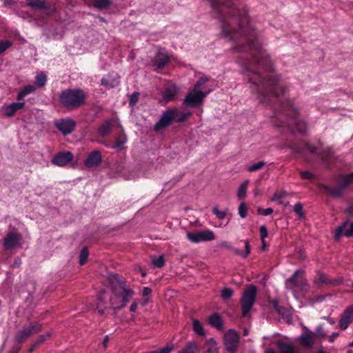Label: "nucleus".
<instances>
[{"mask_svg": "<svg viewBox=\"0 0 353 353\" xmlns=\"http://www.w3.org/2000/svg\"><path fill=\"white\" fill-rule=\"evenodd\" d=\"M299 285H296L295 287L299 288L301 290H303L307 285L306 280L305 279L299 278Z\"/></svg>", "mask_w": 353, "mask_h": 353, "instance_id": "61", "label": "nucleus"}, {"mask_svg": "<svg viewBox=\"0 0 353 353\" xmlns=\"http://www.w3.org/2000/svg\"><path fill=\"white\" fill-rule=\"evenodd\" d=\"M353 321V305L348 306L342 313L339 322V327L346 330Z\"/></svg>", "mask_w": 353, "mask_h": 353, "instance_id": "16", "label": "nucleus"}, {"mask_svg": "<svg viewBox=\"0 0 353 353\" xmlns=\"http://www.w3.org/2000/svg\"><path fill=\"white\" fill-rule=\"evenodd\" d=\"M108 279L112 293L114 296H119V290L126 288V282L122 280L118 274L112 272L108 274Z\"/></svg>", "mask_w": 353, "mask_h": 353, "instance_id": "10", "label": "nucleus"}, {"mask_svg": "<svg viewBox=\"0 0 353 353\" xmlns=\"http://www.w3.org/2000/svg\"><path fill=\"white\" fill-rule=\"evenodd\" d=\"M191 115L190 112H179L178 113V116L174 119L177 123H182L186 121L188 116Z\"/></svg>", "mask_w": 353, "mask_h": 353, "instance_id": "48", "label": "nucleus"}, {"mask_svg": "<svg viewBox=\"0 0 353 353\" xmlns=\"http://www.w3.org/2000/svg\"><path fill=\"white\" fill-rule=\"evenodd\" d=\"M174 348L172 344H169L164 347L163 348L157 350L155 353H170Z\"/></svg>", "mask_w": 353, "mask_h": 353, "instance_id": "57", "label": "nucleus"}, {"mask_svg": "<svg viewBox=\"0 0 353 353\" xmlns=\"http://www.w3.org/2000/svg\"><path fill=\"white\" fill-rule=\"evenodd\" d=\"M178 113L179 110L176 108H169L163 111L159 120L155 123L154 130L158 132L165 129L177 117Z\"/></svg>", "mask_w": 353, "mask_h": 353, "instance_id": "4", "label": "nucleus"}, {"mask_svg": "<svg viewBox=\"0 0 353 353\" xmlns=\"http://www.w3.org/2000/svg\"><path fill=\"white\" fill-rule=\"evenodd\" d=\"M21 234L17 232H10L4 238L3 247L6 250L14 249L19 243Z\"/></svg>", "mask_w": 353, "mask_h": 353, "instance_id": "21", "label": "nucleus"}, {"mask_svg": "<svg viewBox=\"0 0 353 353\" xmlns=\"http://www.w3.org/2000/svg\"><path fill=\"white\" fill-rule=\"evenodd\" d=\"M108 279L112 293L114 296H119V290L126 288V282L122 280L118 274L112 272L108 274Z\"/></svg>", "mask_w": 353, "mask_h": 353, "instance_id": "11", "label": "nucleus"}, {"mask_svg": "<svg viewBox=\"0 0 353 353\" xmlns=\"http://www.w3.org/2000/svg\"><path fill=\"white\" fill-rule=\"evenodd\" d=\"M343 179L345 181L348 186L353 183V174L351 173L345 175Z\"/></svg>", "mask_w": 353, "mask_h": 353, "instance_id": "60", "label": "nucleus"}, {"mask_svg": "<svg viewBox=\"0 0 353 353\" xmlns=\"http://www.w3.org/2000/svg\"><path fill=\"white\" fill-rule=\"evenodd\" d=\"M47 82V76L43 72H41L35 77V83L38 88L43 87Z\"/></svg>", "mask_w": 353, "mask_h": 353, "instance_id": "36", "label": "nucleus"}, {"mask_svg": "<svg viewBox=\"0 0 353 353\" xmlns=\"http://www.w3.org/2000/svg\"><path fill=\"white\" fill-rule=\"evenodd\" d=\"M89 256V251L87 247H83L79 254V264L83 265L85 264L86 261L88 260Z\"/></svg>", "mask_w": 353, "mask_h": 353, "instance_id": "41", "label": "nucleus"}, {"mask_svg": "<svg viewBox=\"0 0 353 353\" xmlns=\"http://www.w3.org/2000/svg\"><path fill=\"white\" fill-rule=\"evenodd\" d=\"M121 290V303L120 305H117L116 298L117 296H114V297H110V304L112 305V308L113 309L115 313L121 310V309L124 308L134 294V291L132 289L127 287L122 289Z\"/></svg>", "mask_w": 353, "mask_h": 353, "instance_id": "8", "label": "nucleus"}, {"mask_svg": "<svg viewBox=\"0 0 353 353\" xmlns=\"http://www.w3.org/2000/svg\"><path fill=\"white\" fill-rule=\"evenodd\" d=\"M343 234L347 237L353 236V222H350L349 219L345 221L337 228L334 234V240L339 241Z\"/></svg>", "mask_w": 353, "mask_h": 353, "instance_id": "14", "label": "nucleus"}, {"mask_svg": "<svg viewBox=\"0 0 353 353\" xmlns=\"http://www.w3.org/2000/svg\"><path fill=\"white\" fill-rule=\"evenodd\" d=\"M272 308L282 316H284L288 312L285 307L279 305V303L277 299H274L272 301Z\"/></svg>", "mask_w": 353, "mask_h": 353, "instance_id": "35", "label": "nucleus"}, {"mask_svg": "<svg viewBox=\"0 0 353 353\" xmlns=\"http://www.w3.org/2000/svg\"><path fill=\"white\" fill-rule=\"evenodd\" d=\"M300 174L303 179H313L315 178V175L308 171L301 172Z\"/></svg>", "mask_w": 353, "mask_h": 353, "instance_id": "55", "label": "nucleus"}, {"mask_svg": "<svg viewBox=\"0 0 353 353\" xmlns=\"http://www.w3.org/2000/svg\"><path fill=\"white\" fill-rule=\"evenodd\" d=\"M140 93L139 92H133L129 99V106L132 107L138 102Z\"/></svg>", "mask_w": 353, "mask_h": 353, "instance_id": "46", "label": "nucleus"}, {"mask_svg": "<svg viewBox=\"0 0 353 353\" xmlns=\"http://www.w3.org/2000/svg\"><path fill=\"white\" fill-rule=\"evenodd\" d=\"M313 338L312 332L307 330V332H303L299 336V340L304 347L310 349L314 345Z\"/></svg>", "mask_w": 353, "mask_h": 353, "instance_id": "27", "label": "nucleus"}, {"mask_svg": "<svg viewBox=\"0 0 353 353\" xmlns=\"http://www.w3.org/2000/svg\"><path fill=\"white\" fill-rule=\"evenodd\" d=\"M26 103L23 101L12 102L3 106V113L6 117H12L15 112L23 108Z\"/></svg>", "mask_w": 353, "mask_h": 353, "instance_id": "24", "label": "nucleus"}, {"mask_svg": "<svg viewBox=\"0 0 353 353\" xmlns=\"http://www.w3.org/2000/svg\"><path fill=\"white\" fill-rule=\"evenodd\" d=\"M292 150V152L294 154H303L305 153V150H307L310 153L312 154L316 155L318 157L320 156V153L318 152L317 148L315 146L310 145L307 143H304V148L299 147V146H292L290 147Z\"/></svg>", "mask_w": 353, "mask_h": 353, "instance_id": "25", "label": "nucleus"}, {"mask_svg": "<svg viewBox=\"0 0 353 353\" xmlns=\"http://www.w3.org/2000/svg\"><path fill=\"white\" fill-rule=\"evenodd\" d=\"M331 157H332V149L331 148H327L323 154H321L319 157L321 161L325 164L327 166H330L331 162Z\"/></svg>", "mask_w": 353, "mask_h": 353, "instance_id": "34", "label": "nucleus"}, {"mask_svg": "<svg viewBox=\"0 0 353 353\" xmlns=\"http://www.w3.org/2000/svg\"><path fill=\"white\" fill-rule=\"evenodd\" d=\"M212 212L219 220H222L226 216L227 210H219L217 207H214L212 208Z\"/></svg>", "mask_w": 353, "mask_h": 353, "instance_id": "45", "label": "nucleus"}, {"mask_svg": "<svg viewBox=\"0 0 353 353\" xmlns=\"http://www.w3.org/2000/svg\"><path fill=\"white\" fill-rule=\"evenodd\" d=\"M203 353H219L217 343L214 338H210L204 343Z\"/></svg>", "mask_w": 353, "mask_h": 353, "instance_id": "28", "label": "nucleus"}, {"mask_svg": "<svg viewBox=\"0 0 353 353\" xmlns=\"http://www.w3.org/2000/svg\"><path fill=\"white\" fill-rule=\"evenodd\" d=\"M257 291V287L252 284L248 285L243 291L241 299L243 316H245L252 310L256 301Z\"/></svg>", "mask_w": 353, "mask_h": 353, "instance_id": "3", "label": "nucleus"}, {"mask_svg": "<svg viewBox=\"0 0 353 353\" xmlns=\"http://www.w3.org/2000/svg\"><path fill=\"white\" fill-rule=\"evenodd\" d=\"M72 159L73 154L71 152H59L53 157L52 163L57 166L63 167L71 162Z\"/></svg>", "mask_w": 353, "mask_h": 353, "instance_id": "15", "label": "nucleus"}, {"mask_svg": "<svg viewBox=\"0 0 353 353\" xmlns=\"http://www.w3.org/2000/svg\"><path fill=\"white\" fill-rule=\"evenodd\" d=\"M86 95L81 88H68L62 90L59 95V102L62 107L72 110L85 103Z\"/></svg>", "mask_w": 353, "mask_h": 353, "instance_id": "2", "label": "nucleus"}, {"mask_svg": "<svg viewBox=\"0 0 353 353\" xmlns=\"http://www.w3.org/2000/svg\"><path fill=\"white\" fill-rule=\"evenodd\" d=\"M343 280L344 279L343 277H339L335 279H330V283L329 285H332L333 286H339L343 283Z\"/></svg>", "mask_w": 353, "mask_h": 353, "instance_id": "58", "label": "nucleus"}, {"mask_svg": "<svg viewBox=\"0 0 353 353\" xmlns=\"http://www.w3.org/2000/svg\"><path fill=\"white\" fill-rule=\"evenodd\" d=\"M208 81V78L205 77H200L199 79V80L196 82V83L194 84L193 89L199 90L200 87L202 85L205 84Z\"/></svg>", "mask_w": 353, "mask_h": 353, "instance_id": "51", "label": "nucleus"}, {"mask_svg": "<svg viewBox=\"0 0 353 353\" xmlns=\"http://www.w3.org/2000/svg\"><path fill=\"white\" fill-rule=\"evenodd\" d=\"M42 325L39 323L30 324L23 330L17 332L14 338V343L19 344L25 342L32 334L38 333L41 330Z\"/></svg>", "mask_w": 353, "mask_h": 353, "instance_id": "6", "label": "nucleus"}, {"mask_svg": "<svg viewBox=\"0 0 353 353\" xmlns=\"http://www.w3.org/2000/svg\"><path fill=\"white\" fill-rule=\"evenodd\" d=\"M112 4V0H94L92 6L99 10H103L108 9Z\"/></svg>", "mask_w": 353, "mask_h": 353, "instance_id": "30", "label": "nucleus"}, {"mask_svg": "<svg viewBox=\"0 0 353 353\" xmlns=\"http://www.w3.org/2000/svg\"><path fill=\"white\" fill-rule=\"evenodd\" d=\"M294 212L298 215L300 219H303L305 216L303 210V205L301 203H296L294 205Z\"/></svg>", "mask_w": 353, "mask_h": 353, "instance_id": "44", "label": "nucleus"}, {"mask_svg": "<svg viewBox=\"0 0 353 353\" xmlns=\"http://www.w3.org/2000/svg\"><path fill=\"white\" fill-rule=\"evenodd\" d=\"M179 92V88L176 85L172 84L168 86L162 92V98L159 100V103L165 105L170 101L176 100Z\"/></svg>", "mask_w": 353, "mask_h": 353, "instance_id": "13", "label": "nucleus"}, {"mask_svg": "<svg viewBox=\"0 0 353 353\" xmlns=\"http://www.w3.org/2000/svg\"><path fill=\"white\" fill-rule=\"evenodd\" d=\"M21 346L19 344H14L13 345V347L12 350L8 353H19V352L21 350Z\"/></svg>", "mask_w": 353, "mask_h": 353, "instance_id": "64", "label": "nucleus"}, {"mask_svg": "<svg viewBox=\"0 0 353 353\" xmlns=\"http://www.w3.org/2000/svg\"><path fill=\"white\" fill-rule=\"evenodd\" d=\"M203 96L201 92L193 89L186 94L183 100V104L189 108H198L203 103Z\"/></svg>", "mask_w": 353, "mask_h": 353, "instance_id": "9", "label": "nucleus"}, {"mask_svg": "<svg viewBox=\"0 0 353 353\" xmlns=\"http://www.w3.org/2000/svg\"><path fill=\"white\" fill-rule=\"evenodd\" d=\"M316 336H319L320 337H325L326 336V334L323 328L322 325H319L317 326L316 329Z\"/></svg>", "mask_w": 353, "mask_h": 353, "instance_id": "59", "label": "nucleus"}, {"mask_svg": "<svg viewBox=\"0 0 353 353\" xmlns=\"http://www.w3.org/2000/svg\"><path fill=\"white\" fill-rule=\"evenodd\" d=\"M208 323L218 331L223 330V321L221 316L218 312H214L208 318Z\"/></svg>", "mask_w": 353, "mask_h": 353, "instance_id": "26", "label": "nucleus"}, {"mask_svg": "<svg viewBox=\"0 0 353 353\" xmlns=\"http://www.w3.org/2000/svg\"><path fill=\"white\" fill-rule=\"evenodd\" d=\"M259 232L261 240V241H263V240L268 236V230L267 227L265 225L261 226L259 228Z\"/></svg>", "mask_w": 353, "mask_h": 353, "instance_id": "52", "label": "nucleus"}, {"mask_svg": "<svg viewBox=\"0 0 353 353\" xmlns=\"http://www.w3.org/2000/svg\"><path fill=\"white\" fill-rule=\"evenodd\" d=\"M238 213L239 216L241 219H245L248 216V207L245 202H242L240 203L238 208Z\"/></svg>", "mask_w": 353, "mask_h": 353, "instance_id": "42", "label": "nucleus"}, {"mask_svg": "<svg viewBox=\"0 0 353 353\" xmlns=\"http://www.w3.org/2000/svg\"><path fill=\"white\" fill-rule=\"evenodd\" d=\"M330 279L323 273H319V277L315 280V283L317 285L327 284L329 285Z\"/></svg>", "mask_w": 353, "mask_h": 353, "instance_id": "43", "label": "nucleus"}, {"mask_svg": "<svg viewBox=\"0 0 353 353\" xmlns=\"http://www.w3.org/2000/svg\"><path fill=\"white\" fill-rule=\"evenodd\" d=\"M223 345L228 353H235L239 345V335L234 329L228 330L223 336Z\"/></svg>", "mask_w": 353, "mask_h": 353, "instance_id": "5", "label": "nucleus"}, {"mask_svg": "<svg viewBox=\"0 0 353 353\" xmlns=\"http://www.w3.org/2000/svg\"><path fill=\"white\" fill-rule=\"evenodd\" d=\"M234 294V290L228 287H224L221 291V296L223 301L230 299Z\"/></svg>", "mask_w": 353, "mask_h": 353, "instance_id": "39", "label": "nucleus"}, {"mask_svg": "<svg viewBox=\"0 0 353 353\" xmlns=\"http://www.w3.org/2000/svg\"><path fill=\"white\" fill-rule=\"evenodd\" d=\"M170 61L168 52L163 50H159L155 53L154 58L151 60L152 65L157 68H163Z\"/></svg>", "mask_w": 353, "mask_h": 353, "instance_id": "18", "label": "nucleus"}, {"mask_svg": "<svg viewBox=\"0 0 353 353\" xmlns=\"http://www.w3.org/2000/svg\"><path fill=\"white\" fill-rule=\"evenodd\" d=\"M102 161L101 152L98 150L92 151L84 161L85 165L88 168L98 167Z\"/></svg>", "mask_w": 353, "mask_h": 353, "instance_id": "19", "label": "nucleus"}, {"mask_svg": "<svg viewBox=\"0 0 353 353\" xmlns=\"http://www.w3.org/2000/svg\"><path fill=\"white\" fill-rule=\"evenodd\" d=\"M192 330L199 336L204 337L205 336L203 325L201 321L197 319H194L192 322Z\"/></svg>", "mask_w": 353, "mask_h": 353, "instance_id": "33", "label": "nucleus"}, {"mask_svg": "<svg viewBox=\"0 0 353 353\" xmlns=\"http://www.w3.org/2000/svg\"><path fill=\"white\" fill-rule=\"evenodd\" d=\"M266 164V162L261 161H259L251 166L249 167L248 170L250 172H254L256 171L261 168H262Z\"/></svg>", "mask_w": 353, "mask_h": 353, "instance_id": "50", "label": "nucleus"}, {"mask_svg": "<svg viewBox=\"0 0 353 353\" xmlns=\"http://www.w3.org/2000/svg\"><path fill=\"white\" fill-rule=\"evenodd\" d=\"M286 195V192H283L281 195H280L279 197H276V195L274 196V197L272 199V201H276L279 203H283V198Z\"/></svg>", "mask_w": 353, "mask_h": 353, "instance_id": "63", "label": "nucleus"}, {"mask_svg": "<svg viewBox=\"0 0 353 353\" xmlns=\"http://www.w3.org/2000/svg\"><path fill=\"white\" fill-rule=\"evenodd\" d=\"M186 236L190 241L194 243L210 241L215 239L214 232L208 229L196 232H187Z\"/></svg>", "mask_w": 353, "mask_h": 353, "instance_id": "7", "label": "nucleus"}, {"mask_svg": "<svg viewBox=\"0 0 353 353\" xmlns=\"http://www.w3.org/2000/svg\"><path fill=\"white\" fill-rule=\"evenodd\" d=\"M276 344L281 353H299V352L294 351L292 345L283 340H279Z\"/></svg>", "mask_w": 353, "mask_h": 353, "instance_id": "29", "label": "nucleus"}, {"mask_svg": "<svg viewBox=\"0 0 353 353\" xmlns=\"http://www.w3.org/2000/svg\"><path fill=\"white\" fill-rule=\"evenodd\" d=\"M257 212L259 214H262L263 216H268L273 212V209L271 208L263 209L262 208L259 207L257 209Z\"/></svg>", "mask_w": 353, "mask_h": 353, "instance_id": "54", "label": "nucleus"}, {"mask_svg": "<svg viewBox=\"0 0 353 353\" xmlns=\"http://www.w3.org/2000/svg\"><path fill=\"white\" fill-rule=\"evenodd\" d=\"M21 90L26 96L27 94L33 92L36 90V88L32 85H26L23 86Z\"/></svg>", "mask_w": 353, "mask_h": 353, "instance_id": "53", "label": "nucleus"}, {"mask_svg": "<svg viewBox=\"0 0 353 353\" xmlns=\"http://www.w3.org/2000/svg\"><path fill=\"white\" fill-rule=\"evenodd\" d=\"M51 336L50 332H47L45 334L40 335L37 339V344L43 343L47 339H48Z\"/></svg>", "mask_w": 353, "mask_h": 353, "instance_id": "56", "label": "nucleus"}, {"mask_svg": "<svg viewBox=\"0 0 353 353\" xmlns=\"http://www.w3.org/2000/svg\"><path fill=\"white\" fill-rule=\"evenodd\" d=\"M248 181H243L239 187L237 196L239 199H244L247 194Z\"/></svg>", "mask_w": 353, "mask_h": 353, "instance_id": "37", "label": "nucleus"}, {"mask_svg": "<svg viewBox=\"0 0 353 353\" xmlns=\"http://www.w3.org/2000/svg\"><path fill=\"white\" fill-rule=\"evenodd\" d=\"M127 141L128 139L126 134L123 133L117 137L115 141V144L112 146V148L117 150H123L124 149V145Z\"/></svg>", "mask_w": 353, "mask_h": 353, "instance_id": "32", "label": "nucleus"}, {"mask_svg": "<svg viewBox=\"0 0 353 353\" xmlns=\"http://www.w3.org/2000/svg\"><path fill=\"white\" fill-rule=\"evenodd\" d=\"M76 127V123L72 119H63L57 124V129L61 132L63 135L71 134Z\"/></svg>", "mask_w": 353, "mask_h": 353, "instance_id": "20", "label": "nucleus"}, {"mask_svg": "<svg viewBox=\"0 0 353 353\" xmlns=\"http://www.w3.org/2000/svg\"><path fill=\"white\" fill-rule=\"evenodd\" d=\"M152 264L154 268H161L165 265V259L163 255H159L152 259Z\"/></svg>", "mask_w": 353, "mask_h": 353, "instance_id": "40", "label": "nucleus"}, {"mask_svg": "<svg viewBox=\"0 0 353 353\" xmlns=\"http://www.w3.org/2000/svg\"><path fill=\"white\" fill-rule=\"evenodd\" d=\"M299 279H296L294 276H291L288 279H286L285 285L286 288H290L289 285L296 286V285H299Z\"/></svg>", "mask_w": 353, "mask_h": 353, "instance_id": "49", "label": "nucleus"}, {"mask_svg": "<svg viewBox=\"0 0 353 353\" xmlns=\"http://www.w3.org/2000/svg\"><path fill=\"white\" fill-rule=\"evenodd\" d=\"M12 45V43L9 40H0V54L5 52Z\"/></svg>", "mask_w": 353, "mask_h": 353, "instance_id": "47", "label": "nucleus"}, {"mask_svg": "<svg viewBox=\"0 0 353 353\" xmlns=\"http://www.w3.org/2000/svg\"><path fill=\"white\" fill-rule=\"evenodd\" d=\"M112 121H106L99 128V132L102 137L105 136L112 128Z\"/></svg>", "mask_w": 353, "mask_h": 353, "instance_id": "38", "label": "nucleus"}, {"mask_svg": "<svg viewBox=\"0 0 353 353\" xmlns=\"http://www.w3.org/2000/svg\"><path fill=\"white\" fill-rule=\"evenodd\" d=\"M319 186L334 197H341L343 195L344 190L349 187L343 179L339 183V186L334 188H332L324 183L320 184Z\"/></svg>", "mask_w": 353, "mask_h": 353, "instance_id": "17", "label": "nucleus"}, {"mask_svg": "<svg viewBox=\"0 0 353 353\" xmlns=\"http://www.w3.org/2000/svg\"><path fill=\"white\" fill-rule=\"evenodd\" d=\"M199 350V346L196 341H188L184 347H183L178 353H196Z\"/></svg>", "mask_w": 353, "mask_h": 353, "instance_id": "31", "label": "nucleus"}, {"mask_svg": "<svg viewBox=\"0 0 353 353\" xmlns=\"http://www.w3.org/2000/svg\"><path fill=\"white\" fill-rule=\"evenodd\" d=\"M26 6L31 8L33 11L51 10V6L45 0H27Z\"/></svg>", "mask_w": 353, "mask_h": 353, "instance_id": "22", "label": "nucleus"}, {"mask_svg": "<svg viewBox=\"0 0 353 353\" xmlns=\"http://www.w3.org/2000/svg\"><path fill=\"white\" fill-rule=\"evenodd\" d=\"M214 17L219 20L221 35L236 43L233 50L244 53L237 58L243 65L242 74L247 79L252 92L261 103L269 105L274 117L284 119L281 126L294 124L297 131L304 134L307 128L305 121L297 118L299 110L285 97V87L275 74L270 55L257 38V32L249 21L248 12L239 0H207Z\"/></svg>", "mask_w": 353, "mask_h": 353, "instance_id": "1", "label": "nucleus"}, {"mask_svg": "<svg viewBox=\"0 0 353 353\" xmlns=\"http://www.w3.org/2000/svg\"><path fill=\"white\" fill-rule=\"evenodd\" d=\"M119 83V77L116 74H108L101 81V84L108 89L114 88Z\"/></svg>", "mask_w": 353, "mask_h": 353, "instance_id": "23", "label": "nucleus"}, {"mask_svg": "<svg viewBox=\"0 0 353 353\" xmlns=\"http://www.w3.org/2000/svg\"><path fill=\"white\" fill-rule=\"evenodd\" d=\"M21 264V259L19 257H16L11 265V268H19Z\"/></svg>", "mask_w": 353, "mask_h": 353, "instance_id": "62", "label": "nucleus"}, {"mask_svg": "<svg viewBox=\"0 0 353 353\" xmlns=\"http://www.w3.org/2000/svg\"><path fill=\"white\" fill-rule=\"evenodd\" d=\"M244 244H245V250L244 251H241L239 249L235 248L234 247H233L232 245V244L230 242H228L227 241H221L219 244V245L220 247H222L227 250L232 251L235 254L241 256L243 259H246L248 256V255L250 254V251H251L250 240L249 239L244 240Z\"/></svg>", "mask_w": 353, "mask_h": 353, "instance_id": "12", "label": "nucleus"}]
</instances>
